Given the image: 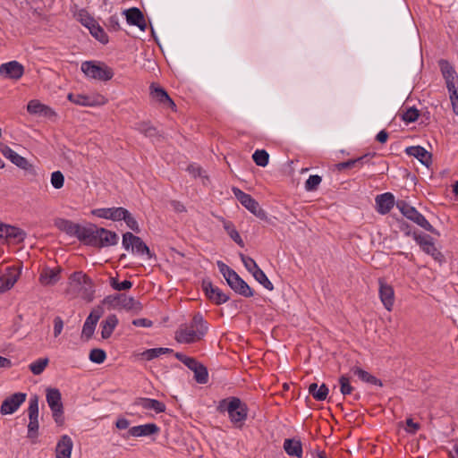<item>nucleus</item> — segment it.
Listing matches in <instances>:
<instances>
[{"label":"nucleus","mask_w":458,"mask_h":458,"mask_svg":"<svg viewBox=\"0 0 458 458\" xmlns=\"http://www.w3.org/2000/svg\"><path fill=\"white\" fill-rule=\"evenodd\" d=\"M284 449L290 456L301 458L302 456V447L300 440L294 438H287L284 442Z\"/></svg>","instance_id":"obj_33"},{"label":"nucleus","mask_w":458,"mask_h":458,"mask_svg":"<svg viewBox=\"0 0 458 458\" xmlns=\"http://www.w3.org/2000/svg\"><path fill=\"white\" fill-rule=\"evenodd\" d=\"M92 214L99 218L121 221V217L125 214V208L121 207L96 208L92 210Z\"/></svg>","instance_id":"obj_22"},{"label":"nucleus","mask_w":458,"mask_h":458,"mask_svg":"<svg viewBox=\"0 0 458 458\" xmlns=\"http://www.w3.org/2000/svg\"><path fill=\"white\" fill-rule=\"evenodd\" d=\"M253 161L259 166L265 167L269 161V155L264 149H257L252 155Z\"/></svg>","instance_id":"obj_42"},{"label":"nucleus","mask_w":458,"mask_h":458,"mask_svg":"<svg viewBox=\"0 0 458 458\" xmlns=\"http://www.w3.org/2000/svg\"><path fill=\"white\" fill-rule=\"evenodd\" d=\"M123 246L127 250H131L134 254L150 257L148 247L140 237L133 235L131 233H126L123 235Z\"/></svg>","instance_id":"obj_9"},{"label":"nucleus","mask_w":458,"mask_h":458,"mask_svg":"<svg viewBox=\"0 0 458 458\" xmlns=\"http://www.w3.org/2000/svg\"><path fill=\"white\" fill-rule=\"evenodd\" d=\"M208 326L201 314H196L191 323L182 325L174 338L179 344H192L199 341L207 333Z\"/></svg>","instance_id":"obj_1"},{"label":"nucleus","mask_w":458,"mask_h":458,"mask_svg":"<svg viewBox=\"0 0 458 458\" xmlns=\"http://www.w3.org/2000/svg\"><path fill=\"white\" fill-rule=\"evenodd\" d=\"M194 372V377L196 381L199 384H205L208 381V371L207 369L201 365L200 363L198 364L196 369L192 370Z\"/></svg>","instance_id":"obj_47"},{"label":"nucleus","mask_w":458,"mask_h":458,"mask_svg":"<svg viewBox=\"0 0 458 458\" xmlns=\"http://www.w3.org/2000/svg\"><path fill=\"white\" fill-rule=\"evenodd\" d=\"M406 426V431L411 434H414L420 428L419 424L413 422L411 419H407Z\"/></svg>","instance_id":"obj_62"},{"label":"nucleus","mask_w":458,"mask_h":458,"mask_svg":"<svg viewBox=\"0 0 458 458\" xmlns=\"http://www.w3.org/2000/svg\"><path fill=\"white\" fill-rule=\"evenodd\" d=\"M376 208L381 215L387 214L394 205V197L390 192L379 194L376 197Z\"/></svg>","instance_id":"obj_23"},{"label":"nucleus","mask_w":458,"mask_h":458,"mask_svg":"<svg viewBox=\"0 0 458 458\" xmlns=\"http://www.w3.org/2000/svg\"><path fill=\"white\" fill-rule=\"evenodd\" d=\"M97 229L98 227L93 225H90L89 226H81L80 225H77L74 236L77 237L79 240L85 242L87 244L93 246L95 244V230Z\"/></svg>","instance_id":"obj_27"},{"label":"nucleus","mask_w":458,"mask_h":458,"mask_svg":"<svg viewBox=\"0 0 458 458\" xmlns=\"http://www.w3.org/2000/svg\"><path fill=\"white\" fill-rule=\"evenodd\" d=\"M94 292L91 280L84 273L78 271L70 276L66 289L67 294L90 301L93 299Z\"/></svg>","instance_id":"obj_3"},{"label":"nucleus","mask_w":458,"mask_h":458,"mask_svg":"<svg viewBox=\"0 0 458 458\" xmlns=\"http://www.w3.org/2000/svg\"><path fill=\"white\" fill-rule=\"evenodd\" d=\"M402 117H403V120L406 123H413L419 117V111L414 107L408 108L403 114Z\"/></svg>","instance_id":"obj_56"},{"label":"nucleus","mask_w":458,"mask_h":458,"mask_svg":"<svg viewBox=\"0 0 458 458\" xmlns=\"http://www.w3.org/2000/svg\"><path fill=\"white\" fill-rule=\"evenodd\" d=\"M185 366H187L190 369L193 370L198 366L199 362L191 357H187L185 361L182 362Z\"/></svg>","instance_id":"obj_64"},{"label":"nucleus","mask_w":458,"mask_h":458,"mask_svg":"<svg viewBox=\"0 0 458 458\" xmlns=\"http://www.w3.org/2000/svg\"><path fill=\"white\" fill-rule=\"evenodd\" d=\"M0 152L4 155V157L9 159L13 165L18 166L21 169L23 170H30L31 167V165L29 163V161L16 153L14 150H13L10 147L7 145L0 142Z\"/></svg>","instance_id":"obj_17"},{"label":"nucleus","mask_w":458,"mask_h":458,"mask_svg":"<svg viewBox=\"0 0 458 458\" xmlns=\"http://www.w3.org/2000/svg\"><path fill=\"white\" fill-rule=\"evenodd\" d=\"M68 99L72 103L82 106H102L106 102V98L102 96L74 95L72 93L68 95Z\"/></svg>","instance_id":"obj_18"},{"label":"nucleus","mask_w":458,"mask_h":458,"mask_svg":"<svg viewBox=\"0 0 458 458\" xmlns=\"http://www.w3.org/2000/svg\"><path fill=\"white\" fill-rule=\"evenodd\" d=\"M203 290L207 297L216 304H222L228 301L229 297L218 287L214 286L209 281H203Z\"/></svg>","instance_id":"obj_21"},{"label":"nucleus","mask_w":458,"mask_h":458,"mask_svg":"<svg viewBox=\"0 0 458 458\" xmlns=\"http://www.w3.org/2000/svg\"><path fill=\"white\" fill-rule=\"evenodd\" d=\"M160 431L159 427L155 423H147L143 425L131 427L127 432L126 436L123 437H150L152 435H156Z\"/></svg>","instance_id":"obj_20"},{"label":"nucleus","mask_w":458,"mask_h":458,"mask_svg":"<svg viewBox=\"0 0 458 458\" xmlns=\"http://www.w3.org/2000/svg\"><path fill=\"white\" fill-rule=\"evenodd\" d=\"M252 276L266 289L272 290L274 288L273 284L269 281L266 274L260 268H259V270L255 272Z\"/></svg>","instance_id":"obj_50"},{"label":"nucleus","mask_w":458,"mask_h":458,"mask_svg":"<svg viewBox=\"0 0 458 458\" xmlns=\"http://www.w3.org/2000/svg\"><path fill=\"white\" fill-rule=\"evenodd\" d=\"M27 111L31 114H38L46 117L51 116L54 114L50 107L36 99L30 100L28 103Z\"/></svg>","instance_id":"obj_30"},{"label":"nucleus","mask_w":458,"mask_h":458,"mask_svg":"<svg viewBox=\"0 0 458 458\" xmlns=\"http://www.w3.org/2000/svg\"><path fill=\"white\" fill-rule=\"evenodd\" d=\"M233 192L235 198L240 201V203L248 209L251 214L261 220L267 219L266 211L260 207L259 202L254 199L250 194L243 192L242 190L238 188H233Z\"/></svg>","instance_id":"obj_8"},{"label":"nucleus","mask_w":458,"mask_h":458,"mask_svg":"<svg viewBox=\"0 0 458 458\" xmlns=\"http://www.w3.org/2000/svg\"><path fill=\"white\" fill-rule=\"evenodd\" d=\"M58 228L68 233L69 235L74 236L75 229L78 224H74L69 220L61 219L56 223Z\"/></svg>","instance_id":"obj_45"},{"label":"nucleus","mask_w":458,"mask_h":458,"mask_svg":"<svg viewBox=\"0 0 458 458\" xmlns=\"http://www.w3.org/2000/svg\"><path fill=\"white\" fill-rule=\"evenodd\" d=\"M60 268H44L39 276V282L42 285H54L60 279Z\"/></svg>","instance_id":"obj_29"},{"label":"nucleus","mask_w":458,"mask_h":458,"mask_svg":"<svg viewBox=\"0 0 458 458\" xmlns=\"http://www.w3.org/2000/svg\"><path fill=\"white\" fill-rule=\"evenodd\" d=\"M122 295L123 294L108 295L103 300V304L107 305L109 309L118 310L120 309Z\"/></svg>","instance_id":"obj_46"},{"label":"nucleus","mask_w":458,"mask_h":458,"mask_svg":"<svg viewBox=\"0 0 458 458\" xmlns=\"http://www.w3.org/2000/svg\"><path fill=\"white\" fill-rule=\"evenodd\" d=\"M151 94L160 103H168L170 106H174L173 100L162 88L151 86Z\"/></svg>","instance_id":"obj_40"},{"label":"nucleus","mask_w":458,"mask_h":458,"mask_svg":"<svg viewBox=\"0 0 458 458\" xmlns=\"http://www.w3.org/2000/svg\"><path fill=\"white\" fill-rule=\"evenodd\" d=\"M217 267L220 273L226 280L228 285L238 294L244 297H250L253 295V292L248 284L243 281L239 275L230 268L227 265L222 261H217Z\"/></svg>","instance_id":"obj_4"},{"label":"nucleus","mask_w":458,"mask_h":458,"mask_svg":"<svg viewBox=\"0 0 458 458\" xmlns=\"http://www.w3.org/2000/svg\"><path fill=\"white\" fill-rule=\"evenodd\" d=\"M121 220H123L126 223L127 226L132 231H140L138 222L127 209H125V214L123 217H121Z\"/></svg>","instance_id":"obj_55"},{"label":"nucleus","mask_w":458,"mask_h":458,"mask_svg":"<svg viewBox=\"0 0 458 458\" xmlns=\"http://www.w3.org/2000/svg\"><path fill=\"white\" fill-rule=\"evenodd\" d=\"M104 313V310L101 306H98L94 308L88 318H86L83 327H82V336L86 337L87 339H89L96 329V326L99 320V318L102 317Z\"/></svg>","instance_id":"obj_13"},{"label":"nucleus","mask_w":458,"mask_h":458,"mask_svg":"<svg viewBox=\"0 0 458 458\" xmlns=\"http://www.w3.org/2000/svg\"><path fill=\"white\" fill-rule=\"evenodd\" d=\"M21 276L19 268L14 267H9L3 273L0 274V293H4L10 290L17 282Z\"/></svg>","instance_id":"obj_19"},{"label":"nucleus","mask_w":458,"mask_h":458,"mask_svg":"<svg viewBox=\"0 0 458 458\" xmlns=\"http://www.w3.org/2000/svg\"><path fill=\"white\" fill-rule=\"evenodd\" d=\"M173 352V350L165 347L153 348L148 349L140 353L142 359L146 360H151L156 358L160 357L161 355L167 354Z\"/></svg>","instance_id":"obj_37"},{"label":"nucleus","mask_w":458,"mask_h":458,"mask_svg":"<svg viewBox=\"0 0 458 458\" xmlns=\"http://www.w3.org/2000/svg\"><path fill=\"white\" fill-rule=\"evenodd\" d=\"M458 82L456 83H450L446 85V88L449 92L450 100H458Z\"/></svg>","instance_id":"obj_59"},{"label":"nucleus","mask_w":458,"mask_h":458,"mask_svg":"<svg viewBox=\"0 0 458 458\" xmlns=\"http://www.w3.org/2000/svg\"><path fill=\"white\" fill-rule=\"evenodd\" d=\"M188 171L191 174H192L194 177L201 176V168L198 165H190L188 166Z\"/></svg>","instance_id":"obj_63"},{"label":"nucleus","mask_w":458,"mask_h":458,"mask_svg":"<svg viewBox=\"0 0 458 458\" xmlns=\"http://www.w3.org/2000/svg\"><path fill=\"white\" fill-rule=\"evenodd\" d=\"M90 34L102 44L108 42V36L102 27L97 22L93 27L89 30Z\"/></svg>","instance_id":"obj_43"},{"label":"nucleus","mask_w":458,"mask_h":458,"mask_svg":"<svg viewBox=\"0 0 458 458\" xmlns=\"http://www.w3.org/2000/svg\"><path fill=\"white\" fill-rule=\"evenodd\" d=\"M89 358L90 361L96 364H101L105 361L106 354L102 349H93L90 351Z\"/></svg>","instance_id":"obj_51"},{"label":"nucleus","mask_w":458,"mask_h":458,"mask_svg":"<svg viewBox=\"0 0 458 458\" xmlns=\"http://www.w3.org/2000/svg\"><path fill=\"white\" fill-rule=\"evenodd\" d=\"M340 392L342 394H351L353 387L351 386L350 378L347 376H341L339 378Z\"/></svg>","instance_id":"obj_53"},{"label":"nucleus","mask_w":458,"mask_h":458,"mask_svg":"<svg viewBox=\"0 0 458 458\" xmlns=\"http://www.w3.org/2000/svg\"><path fill=\"white\" fill-rule=\"evenodd\" d=\"M130 421L129 420L123 418V417H120L117 419L116 422H115V427L118 428V429H126L130 427Z\"/></svg>","instance_id":"obj_61"},{"label":"nucleus","mask_w":458,"mask_h":458,"mask_svg":"<svg viewBox=\"0 0 458 458\" xmlns=\"http://www.w3.org/2000/svg\"><path fill=\"white\" fill-rule=\"evenodd\" d=\"M397 208L407 219L412 221L428 232L436 233V230L430 225V223L414 207L411 206L405 201H400L397 203Z\"/></svg>","instance_id":"obj_7"},{"label":"nucleus","mask_w":458,"mask_h":458,"mask_svg":"<svg viewBox=\"0 0 458 458\" xmlns=\"http://www.w3.org/2000/svg\"><path fill=\"white\" fill-rule=\"evenodd\" d=\"M439 65L446 85L458 82L457 73L447 61H440Z\"/></svg>","instance_id":"obj_34"},{"label":"nucleus","mask_w":458,"mask_h":458,"mask_svg":"<svg viewBox=\"0 0 458 458\" xmlns=\"http://www.w3.org/2000/svg\"><path fill=\"white\" fill-rule=\"evenodd\" d=\"M25 233L18 227L0 224V238L13 240L16 242L23 241Z\"/></svg>","instance_id":"obj_26"},{"label":"nucleus","mask_w":458,"mask_h":458,"mask_svg":"<svg viewBox=\"0 0 458 458\" xmlns=\"http://www.w3.org/2000/svg\"><path fill=\"white\" fill-rule=\"evenodd\" d=\"M309 393L317 401H324L328 394V388L325 384H322L320 386H318V384L313 383L309 386Z\"/></svg>","instance_id":"obj_36"},{"label":"nucleus","mask_w":458,"mask_h":458,"mask_svg":"<svg viewBox=\"0 0 458 458\" xmlns=\"http://www.w3.org/2000/svg\"><path fill=\"white\" fill-rule=\"evenodd\" d=\"M51 185L54 189L59 190L63 188L64 184V176L60 171H55L51 174L50 178Z\"/></svg>","instance_id":"obj_48"},{"label":"nucleus","mask_w":458,"mask_h":458,"mask_svg":"<svg viewBox=\"0 0 458 458\" xmlns=\"http://www.w3.org/2000/svg\"><path fill=\"white\" fill-rule=\"evenodd\" d=\"M128 24L137 26L144 31L146 30V22L142 13L138 8H131L123 12Z\"/></svg>","instance_id":"obj_25"},{"label":"nucleus","mask_w":458,"mask_h":458,"mask_svg":"<svg viewBox=\"0 0 458 458\" xmlns=\"http://www.w3.org/2000/svg\"><path fill=\"white\" fill-rule=\"evenodd\" d=\"M81 72L86 77L98 81H109L114 76V72L106 64L93 61H85L81 66Z\"/></svg>","instance_id":"obj_5"},{"label":"nucleus","mask_w":458,"mask_h":458,"mask_svg":"<svg viewBox=\"0 0 458 458\" xmlns=\"http://www.w3.org/2000/svg\"><path fill=\"white\" fill-rule=\"evenodd\" d=\"M29 424H28V437L35 438L38 436V397L33 395L29 401Z\"/></svg>","instance_id":"obj_11"},{"label":"nucleus","mask_w":458,"mask_h":458,"mask_svg":"<svg viewBox=\"0 0 458 458\" xmlns=\"http://www.w3.org/2000/svg\"><path fill=\"white\" fill-rule=\"evenodd\" d=\"M76 17L77 20L88 30H90V28L97 23V21L85 10L79 11Z\"/></svg>","instance_id":"obj_41"},{"label":"nucleus","mask_w":458,"mask_h":458,"mask_svg":"<svg viewBox=\"0 0 458 458\" xmlns=\"http://www.w3.org/2000/svg\"><path fill=\"white\" fill-rule=\"evenodd\" d=\"M217 410L220 412H227L230 421L236 428H242L248 417V407L238 397H229L221 400Z\"/></svg>","instance_id":"obj_2"},{"label":"nucleus","mask_w":458,"mask_h":458,"mask_svg":"<svg viewBox=\"0 0 458 458\" xmlns=\"http://www.w3.org/2000/svg\"><path fill=\"white\" fill-rule=\"evenodd\" d=\"M406 154L417 158L422 165L428 167L431 164V155L423 147L411 146L406 148Z\"/></svg>","instance_id":"obj_28"},{"label":"nucleus","mask_w":458,"mask_h":458,"mask_svg":"<svg viewBox=\"0 0 458 458\" xmlns=\"http://www.w3.org/2000/svg\"><path fill=\"white\" fill-rule=\"evenodd\" d=\"M73 443L68 435H63L55 447V458H71Z\"/></svg>","instance_id":"obj_24"},{"label":"nucleus","mask_w":458,"mask_h":458,"mask_svg":"<svg viewBox=\"0 0 458 458\" xmlns=\"http://www.w3.org/2000/svg\"><path fill=\"white\" fill-rule=\"evenodd\" d=\"M413 239L426 254L431 256L435 260L438 262L443 260V255L435 246L433 238L431 236L424 233H414Z\"/></svg>","instance_id":"obj_10"},{"label":"nucleus","mask_w":458,"mask_h":458,"mask_svg":"<svg viewBox=\"0 0 458 458\" xmlns=\"http://www.w3.org/2000/svg\"><path fill=\"white\" fill-rule=\"evenodd\" d=\"M24 73V67L17 61H10L0 65V75L6 79L19 80Z\"/></svg>","instance_id":"obj_14"},{"label":"nucleus","mask_w":458,"mask_h":458,"mask_svg":"<svg viewBox=\"0 0 458 458\" xmlns=\"http://www.w3.org/2000/svg\"><path fill=\"white\" fill-rule=\"evenodd\" d=\"M118 324V318L115 315H108L105 320L101 322V336L103 339H107L113 334L114 328Z\"/></svg>","instance_id":"obj_31"},{"label":"nucleus","mask_w":458,"mask_h":458,"mask_svg":"<svg viewBox=\"0 0 458 458\" xmlns=\"http://www.w3.org/2000/svg\"><path fill=\"white\" fill-rule=\"evenodd\" d=\"M352 372L353 375L357 376L361 381L375 385V386H382V383L379 379H377L376 377L369 373L368 371L359 368V367H353L352 369Z\"/></svg>","instance_id":"obj_35"},{"label":"nucleus","mask_w":458,"mask_h":458,"mask_svg":"<svg viewBox=\"0 0 458 458\" xmlns=\"http://www.w3.org/2000/svg\"><path fill=\"white\" fill-rule=\"evenodd\" d=\"M110 285L112 286V288L115 291H125V290H129L131 288L132 286V283L129 280H124L123 282H119L117 280V278L115 277H111L110 278Z\"/></svg>","instance_id":"obj_49"},{"label":"nucleus","mask_w":458,"mask_h":458,"mask_svg":"<svg viewBox=\"0 0 458 458\" xmlns=\"http://www.w3.org/2000/svg\"><path fill=\"white\" fill-rule=\"evenodd\" d=\"M241 260L242 262L243 263L245 268L251 274L253 275L255 272H257L259 270V266L257 265L256 261L250 258V257H247L243 254H241Z\"/></svg>","instance_id":"obj_52"},{"label":"nucleus","mask_w":458,"mask_h":458,"mask_svg":"<svg viewBox=\"0 0 458 458\" xmlns=\"http://www.w3.org/2000/svg\"><path fill=\"white\" fill-rule=\"evenodd\" d=\"M132 325L140 327H150L152 326V321L147 318H137L132 321Z\"/></svg>","instance_id":"obj_60"},{"label":"nucleus","mask_w":458,"mask_h":458,"mask_svg":"<svg viewBox=\"0 0 458 458\" xmlns=\"http://www.w3.org/2000/svg\"><path fill=\"white\" fill-rule=\"evenodd\" d=\"M137 404L144 410H151L156 413H161L165 411V403L156 399L140 398Z\"/></svg>","instance_id":"obj_32"},{"label":"nucleus","mask_w":458,"mask_h":458,"mask_svg":"<svg viewBox=\"0 0 458 458\" xmlns=\"http://www.w3.org/2000/svg\"><path fill=\"white\" fill-rule=\"evenodd\" d=\"M378 294L383 306L388 310H393L394 304V288L383 279L378 280Z\"/></svg>","instance_id":"obj_16"},{"label":"nucleus","mask_w":458,"mask_h":458,"mask_svg":"<svg viewBox=\"0 0 458 458\" xmlns=\"http://www.w3.org/2000/svg\"><path fill=\"white\" fill-rule=\"evenodd\" d=\"M64 329V321L60 317H55L54 318V335L57 337L60 335Z\"/></svg>","instance_id":"obj_57"},{"label":"nucleus","mask_w":458,"mask_h":458,"mask_svg":"<svg viewBox=\"0 0 458 458\" xmlns=\"http://www.w3.org/2000/svg\"><path fill=\"white\" fill-rule=\"evenodd\" d=\"M48 359H38L30 364V369L34 375H40L48 364Z\"/></svg>","instance_id":"obj_44"},{"label":"nucleus","mask_w":458,"mask_h":458,"mask_svg":"<svg viewBox=\"0 0 458 458\" xmlns=\"http://www.w3.org/2000/svg\"><path fill=\"white\" fill-rule=\"evenodd\" d=\"M321 181V177L318 174L310 175L305 182V190L308 191H315L320 184Z\"/></svg>","instance_id":"obj_54"},{"label":"nucleus","mask_w":458,"mask_h":458,"mask_svg":"<svg viewBox=\"0 0 458 458\" xmlns=\"http://www.w3.org/2000/svg\"><path fill=\"white\" fill-rule=\"evenodd\" d=\"M94 242L95 247H107L115 245L118 242V236L115 233L105 228L95 230Z\"/></svg>","instance_id":"obj_15"},{"label":"nucleus","mask_w":458,"mask_h":458,"mask_svg":"<svg viewBox=\"0 0 458 458\" xmlns=\"http://www.w3.org/2000/svg\"><path fill=\"white\" fill-rule=\"evenodd\" d=\"M120 309H125L133 312H139L141 310V304L132 297H128L124 294L122 295V301L120 302Z\"/></svg>","instance_id":"obj_38"},{"label":"nucleus","mask_w":458,"mask_h":458,"mask_svg":"<svg viewBox=\"0 0 458 458\" xmlns=\"http://www.w3.org/2000/svg\"><path fill=\"white\" fill-rule=\"evenodd\" d=\"M27 394L24 393H15L5 398L0 407L2 415H11L14 413L20 406L25 402Z\"/></svg>","instance_id":"obj_12"},{"label":"nucleus","mask_w":458,"mask_h":458,"mask_svg":"<svg viewBox=\"0 0 458 458\" xmlns=\"http://www.w3.org/2000/svg\"><path fill=\"white\" fill-rule=\"evenodd\" d=\"M366 157H361L357 159H352L348 160L346 162H343L337 165V167L339 170L345 169V168H351L354 166L356 164L360 163Z\"/></svg>","instance_id":"obj_58"},{"label":"nucleus","mask_w":458,"mask_h":458,"mask_svg":"<svg viewBox=\"0 0 458 458\" xmlns=\"http://www.w3.org/2000/svg\"><path fill=\"white\" fill-rule=\"evenodd\" d=\"M46 399L52 411V416L55 422L58 425H62L64 421V419L61 392L57 388L48 387L46 390Z\"/></svg>","instance_id":"obj_6"},{"label":"nucleus","mask_w":458,"mask_h":458,"mask_svg":"<svg viewBox=\"0 0 458 458\" xmlns=\"http://www.w3.org/2000/svg\"><path fill=\"white\" fill-rule=\"evenodd\" d=\"M223 225H224V229L228 233V235L231 237V239L234 242H236L239 246L243 247L244 242H243L240 233L236 230L235 226L233 225V224L230 221H224Z\"/></svg>","instance_id":"obj_39"}]
</instances>
